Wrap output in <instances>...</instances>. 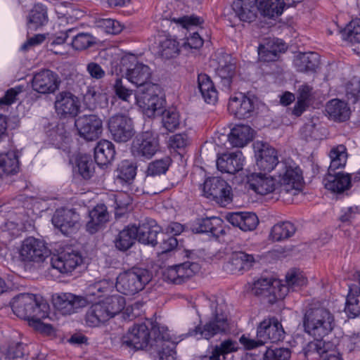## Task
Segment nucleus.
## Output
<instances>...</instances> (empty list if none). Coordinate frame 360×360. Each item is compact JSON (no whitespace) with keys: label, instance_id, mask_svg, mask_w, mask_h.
Returning <instances> with one entry per match:
<instances>
[{"label":"nucleus","instance_id":"nucleus-1","mask_svg":"<svg viewBox=\"0 0 360 360\" xmlns=\"http://www.w3.org/2000/svg\"><path fill=\"white\" fill-rule=\"evenodd\" d=\"M111 288L112 283L107 280L100 281L87 287L85 297L62 292L53 296V304L59 312L66 315L91 303L86 313L85 322L88 326L98 327L120 313L125 307L124 297L108 296Z\"/></svg>","mask_w":360,"mask_h":360},{"label":"nucleus","instance_id":"nucleus-2","mask_svg":"<svg viewBox=\"0 0 360 360\" xmlns=\"http://www.w3.org/2000/svg\"><path fill=\"white\" fill-rule=\"evenodd\" d=\"M13 312L19 318L28 321L29 326L41 333L49 334L53 328L44 323L42 319L48 318L50 311L49 304L34 294L20 293L11 302Z\"/></svg>","mask_w":360,"mask_h":360},{"label":"nucleus","instance_id":"nucleus-3","mask_svg":"<svg viewBox=\"0 0 360 360\" xmlns=\"http://www.w3.org/2000/svg\"><path fill=\"white\" fill-rule=\"evenodd\" d=\"M335 326L333 314L323 307L309 309L304 317V328L307 333L316 339H322L332 332Z\"/></svg>","mask_w":360,"mask_h":360},{"label":"nucleus","instance_id":"nucleus-4","mask_svg":"<svg viewBox=\"0 0 360 360\" xmlns=\"http://www.w3.org/2000/svg\"><path fill=\"white\" fill-rule=\"evenodd\" d=\"M211 317L203 327H197L191 335L197 339L210 340L218 333H224L229 330V321L226 315V305L222 299L211 301Z\"/></svg>","mask_w":360,"mask_h":360},{"label":"nucleus","instance_id":"nucleus-5","mask_svg":"<svg viewBox=\"0 0 360 360\" xmlns=\"http://www.w3.org/2000/svg\"><path fill=\"white\" fill-rule=\"evenodd\" d=\"M276 178L280 196L283 197L285 194L295 195L303 188L302 171L295 162H281Z\"/></svg>","mask_w":360,"mask_h":360},{"label":"nucleus","instance_id":"nucleus-6","mask_svg":"<svg viewBox=\"0 0 360 360\" xmlns=\"http://www.w3.org/2000/svg\"><path fill=\"white\" fill-rule=\"evenodd\" d=\"M284 330L281 323L275 318L264 319L258 326L257 340L243 335L239 342L246 349H252L270 341L276 342L283 339Z\"/></svg>","mask_w":360,"mask_h":360},{"label":"nucleus","instance_id":"nucleus-7","mask_svg":"<svg viewBox=\"0 0 360 360\" xmlns=\"http://www.w3.org/2000/svg\"><path fill=\"white\" fill-rule=\"evenodd\" d=\"M150 280L151 274L147 269L134 267L117 276L115 287L120 293L133 295L142 290Z\"/></svg>","mask_w":360,"mask_h":360},{"label":"nucleus","instance_id":"nucleus-8","mask_svg":"<svg viewBox=\"0 0 360 360\" xmlns=\"http://www.w3.org/2000/svg\"><path fill=\"white\" fill-rule=\"evenodd\" d=\"M161 89L158 84H149L148 87L139 89L136 95V103L148 117L159 113L163 106V100L159 96Z\"/></svg>","mask_w":360,"mask_h":360},{"label":"nucleus","instance_id":"nucleus-9","mask_svg":"<svg viewBox=\"0 0 360 360\" xmlns=\"http://www.w3.org/2000/svg\"><path fill=\"white\" fill-rule=\"evenodd\" d=\"M18 252L20 259L25 263H41L50 255L45 242L34 237L24 239L18 248Z\"/></svg>","mask_w":360,"mask_h":360},{"label":"nucleus","instance_id":"nucleus-10","mask_svg":"<svg viewBox=\"0 0 360 360\" xmlns=\"http://www.w3.org/2000/svg\"><path fill=\"white\" fill-rule=\"evenodd\" d=\"M159 135L153 131L138 134L132 143L131 153L134 157L150 159L160 150Z\"/></svg>","mask_w":360,"mask_h":360},{"label":"nucleus","instance_id":"nucleus-11","mask_svg":"<svg viewBox=\"0 0 360 360\" xmlns=\"http://www.w3.org/2000/svg\"><path fill=\"white\" fill-rule=\"evenodd\" d=\"M203 195L226 206L232 200L231 188L224 180L218 177L207 179L202 185Z\"/></svg>","mask_w":360,"mask_h":360},{"label":"nucleus","instance_id":"nucleus-12","mask_svg":"<svg viewBox=\"0 0 360 360\" xmlns=\"http://www.w3.org/2000/svg\"><path fill=\"white\" fill-rule=\"evenodd\" d=\"M285 283L281 281H275V287L278 289L274 292L279 299H283L290 291H298L305 287L308 283V279L304 272L300 269H290L285 275Z\"/></svg>","mask_w":360,"mask_h":360},{"label":"nucleus","instance_id":"nucleus-13","mask_svg":"<svg viewBox=\"0 0 360 360\" xmlns=\"http://www.w3.org/2000/svg\"><path fill=\"white\" fill-rule=\"evenodd\" d=\"M158 334L156 337V342L162 347L158 351V360H176V345L183 340L187 335L182 334L175 336L167 327L161 326L158 328Z\"/></svg>","mask_w":360,"mask_h":360},{"label":"nucleus","instance_id":"nucleus-14","mask_svg":"<svg viewBox=\"0 0 360 360\" xmlns=\"http://www.w3.org/2000/svg\"><path fill=\"white\" fill-rule=\"evenodd\" d=\"M256 165L264 172H271L278 163L276 150L269 143L256 141L254 143Z\"/></svg>","mask_w":360,"mask_h":360},{"label":"nucleus","instance_id":"nucleus-15","mask_svg":"<svg viewBox=\"0 0 360 360\" xmlns=\"http://www.w3.org/2000/svg\"><path fill=\"white\" fill-rule=\"evenodd\" d=\"M60 81L56 73L50 70H43L33 75L31 85L32 89L41 94L54 93L58 88Z\"/></svg>","mask_w":360,"mask_h":360},{"label":"nucleus","instance_id":"nucleus-16","mask_svg":"<svg viewBox=\"0 0 360 360\" xmlns=\"http://www.w3.org/2000/svg\"><path fill=\"white\" fill-rule=\"evenodd\" d=\"M108 129L117 142H127L134 134L131 120L124 115L112 116L108 121Z\"/></svg>","mask_w":360,"mask_h":360},{"label":"nucleus","instance_id":"nucleus-17","mask_svg":"<svg viewBox=\"0 0 360 360\" xmlns=\"http://www.w3.org/2000/svg\"><path fill=\"white\" fill-rule=\"evenodd\" d=\"M75 126L80 136L87 141L97 139L103 131V122L95 115H83L75 121Z\"/></svg>","mask_w":360,"mask_h":360},{"label":"nucleus","instance_id":"nucleus-18","mask_svg":"<svg viewBox=\"0 0 360 360\" xmlns=\"http://www.w3.org/2000/svg\"><path fill=\"white\" fill-rule=\"evenodd\" d=\"M79 220V214L73 210L59 209L52 217V224L63 235L68 236L78 229Z\"/></svg>","mask_w":360,"mask_h":360},{"label":"nucleus","instance_id":"nucleus-19","mask_svg":"<svg viewBox=\"0 0 360 360\" xmlns=\"http://www.w3.org/2000/svg\"><path fill=\"white\" fill-rule=\"evenodd\" d=\"M150 341V333L146 324H136L122 337V344L138 350L146 348Z\"/></svg>","mask_w":360,"mask_h":360},{"label":"nucleus","instance_id":"nucleus-20","mask_svg":"<svg viewBox=\"0 0 360 360\" xmlns=\"http://www.w3.org/2000/svg\"><path fill=\"white\" fill-rule=\"evenodd\" d=\"M336 344L324 341L309 342L304 349L305 356L319 358L321 360H342L336 350Z\"/></svg>","mask_w":360,"mask_h":360},{"label":"nucleus","instance_id":"nucleus-21","mask_svg":"<svg viewBox=\"0 0 360 360\" xmlns=\"http://www.w3.org/2000/svg\"><path fill=\"white\" fill-rule=\"evenodd\" d=\"M254 108L253 100L245 94L236 93L229 98L228 110L238 119L250 117Z\"/></svg>","mask_w":360,"mask_h":360},{"label":"nucleus","instance_id":"nucleus-22","mask_svg":"<svg viewBox=\"0 0 360 360\" xmlns=\"http://www.w3.org/2000/svg\"><path fill=\"white\" fill-rule=\"evenodd\" d=\"M80 108L78 98L70 92L63 91L57 96L55 101L56 112L61 117H75Z\"/></svg>","mask_w":360,"mask_h":360},{"label":"nucleus","instance_id":"nucleus-23","mask_svg":"<svg viewBox=\"0 0 360 360\" xmlns=\"http://www.w3.org/2000/svg\"><path fill=\"white\" fill-rule=\"evenodd\" d=\"M212 63L217 64L215 71L221 79L222 86L229 89L236 70V63L232 56L227 53H221L213 59Z\"/></svg>","mask_w":360,"mask_h":360},{"label":"nucleus","instance_id":"nucleus-24","mask_svg":"<svg viewBox=\"0 0 360 360\" xmlns=\"http://www.w3.org/2000/svg\"><path fill=\"white\" fill-rule=\"evenodd\" d=\"M82 257L74 252H62L51 257V266L63 274H71L82 263Z\"/></svg>","mask_w":360,"mask_h":360},{"label":"nucleus","instance_id":"nucleus-25","mask_svg":"<svg viewBox=\"0 0 360 360\" xmlns=\"http://www.w3.org/2000/svg\"><path fill=\"white\" fill-rule=\"evenodd\" d=\"M249 184L251 189L259 195L278 194L276 178L273 176L262 173H255L251 175Z\"/></svg>","mask_w":360,"mask_h":360},{"label":"nucleus","instance_id":"nucleus-26","mask_svg":"<svg viewBox=\"0 0 360 360\" xmlns=\"http://www.w3.org/2000/svg\"><path fill=\"white\" fill-rule=\"evenodd\" d=\"M287 49L285 44L280 39H265L258 47L259 60L264 62L275 61L281 53Z\"/></svg>","mask_w":360,"mask_h":360},{"label":"nucleus","instance_id":"nucleus-27","mask_svg":"<svg viewBox=\"0 0 360 360\" xmlns=\"http://www.w3.org/2000/svg\"><path fill=\"white\" fill-rule=\"evenodd\" d=\"M245 158L240 151L223 153L217 159V167L223 173L235 174L244 166Z\"/></svg>","mask_w":360,"mask_h":360},{"label":"nucleus","instance_id":"nucleus-28","mask_svg":"<svg viewBox=\"0 0 360 360\" xmlns=\"http://www.w3.org/2000/svg\"><path fill=\"white\" fill-rule=\"evenodd\" d=\"M125 77L131 84L140 89L148 87L151 77L150 68L143 63H137L132 68L126 69Z\"/></svg>","mask_w":360,"mask_h":360},{"label":"nucleus","instance_id":"nucleus-29","mask_svg":"<svg viewBox=\"0 0 360 360\" xmlns=\"http://www.w3.org/2000/svg\"><path fill=\"white\" fill-rule=\"evenodd\" d=\"M226 219L233 226L243 231H253L259 224L257 216L250 212H230L226 214Z\"/></svg>","mask_w":360,"mask_h":360},{"label":"nucleus","instance_id":"nucleus-30","mask_svg":"<svg viewBox=\"0 0 360 360\" xmlns=\"http://www.w3.org/2000/svg\"><path fill=\"white\" fill-rule=\"evenodd\" d=\"M325 188L333 193H342L351 187V176L343 172H329L323 180Z\"/></svg>","mask_w":360,"mask_h":360},{"label":"nucleus","instance_id":"nucleus-31","mask_svg":"<svg viewBox=\"0 0 360 360\" xmlns=\"http://www.w3.org/2000/svg\"><path fill=\"white\" fill-rule=\"evenodd\" d=\"M254 262L253 255L243 252H237L231 255L229 260L224 265V269L229 274H239L250 268Z\"/></svg>","mask_w":360,"mask_h":360},{"label":"nucleus","instance_id":"nucleus-32","mask_svg":"<svg viewBox=\"0 0 360 360\" xmlns=\"http://www.w3.org/2000/svg\"><path fill=\"white\" fill-rule=\"evenodd\" d=\"M137 167L133 162L124 160L121 161L114 172L115 181L124 186H131L136 176Z\"/></svg>","mask_w":360,"mask_h":360},{"label":"nucleus","instance_id":"nucleus-33","mask_svg":"<svg viewBox=\"0 0 360 360\" xmlns=\"http://www.w3.org/2000/svg\"><path fill=\"white\" fill-rule=\"evenodd\" d=\"M137 230L136 238L139 242L145 245L154 246L157 243V236L161 228L155 221H149L136 226Z\"/></svg>","mask_w":360,"mask_h":360},{"label":"nucleus","instance_id":"nucleus-34","mask_svg":"<svg viewBox=\"0 0 360 360\" xmlns=\"http://www.w3.org/2000/svg\"><path fill=\"white\" fill-rule=\"evenodd\" d=\"M326 112L330 120L340 122L347 120L351 114L347 103L338 98L332 99L327 103Z\"/></svg>","mask_w":360,"mask_h":360},{"label":"nucleus","instance_id":"nucleus-35","mask_svg":"<svg viewBox=\"0 0 360 360\" xmlns=\"http://www.w3.org/2000/svg\"><path fill=\"white\" fill-rule=\"evenodd\" d=\"M239 345L235 340L231 338L224 340L219 345L213 347L208 354L200 360H221V356L225 359L226 355L236 352L239 349Z\"/></svg>","mask_w":360,"mask_h":360},{"label":"nucleus","instance_id":"nucleus-36","mask_svg":"<svg viewBox=\"0 0 360 360\" xmlns=\"http://www.w3.org/2000/svg\"><path fill=\"white\" fill-rule=\"evenodd\" d=\"M257 0H235L233 9L240 20L250 22L257 17Z\"/></svg>","mask_w":360,"mask_h":360},{"label":"nucleus","instance_id":"nucleus-37","mask_svg":"<svg viewBox=\"0 0 360 360\" xmlns=\"http://www.w3.org/2000/svg\"><path fill=\"white\" fill-rule=\"evenodd\" d=\"M345 310L350 317L360 316V273L357 282L349 286Z\"/></svg>","mask_w":360,"mask_h":360},{"label":"nucleus","instance_id":"nucleus-38","mask_svg":"<svg viewBox=\"0 0 360 360\" xmlns=\"http://www.w3.org/2000/svg\"><path fill=\"white\" fill-rule=\"evenodd\" d=\"M252 129L248 125L234 126L228 136V140L233 147L242 148L252 139Z\"/></svg>","mask_w":360,"mask_h":360},{"label":"nucleus","instance_id":"nucleus-39","mask_svg":"<svg viewBox=\"0 0 360 360\" xmlns=\"http://www.w3.org/2000/svg\"><path fill=\"white\" fill-rule=\"evenodd\" d=\"M86 230L90 233L96 232L108 220V213L104 205H97L89 214Z\"/></svg>","mask_w":360,"mask_h":360},{"label":"nucleus","instance_id":"nucleus-40","mask_svg":"<svg viewBox=\"0 0 360 360\" xmlns=\"http://www.w3.org/2000/svg\"><path fill=\"white\" fill-rule=\"evenodd\" d=\"M115 150L112 142L108 140L100 141L94 148L95 161L98 165H106L113 160Z\"/></svg>","mask_w":360,"mask_h":360},{"label":"nucleus","instance_id":"nucleus-41","mask_svg":"<svg viewBox=\"0 0 360 360\" xmlns=\"http://www.w3.org/2000/svg\"><path fill=\"white\" fill-rule=\"evenodd\" d=\"M257 9L261 14L269 18L281 15L286 6L284 0H257Z\"/></svg>","mask_w":360,"mask_h":360},{"label":"nucleus","instance_id":"nucleus-42","mask_svg":"<svg viewBox=\"0 0 360 360\" xmlns=\"http://www.w3.org/2000/svg\"><path fill=\"white\" fill-rule=\"evenodd\" d=\"M137 230L136 226H127L119 232L115 238L114 243L115 248L122 252L127 251L131 248L136 240Z\"/></svg>","mask_w":360,"mask_h":360},{"label":"nucleus","instance_id":"nucleus-43","mask_svg":"<svg viewBox=\"0 0 360 360\" xmlns=\"http://www.w3.org/2000/svg\"><path fill=\"white\" fill-rule=\"evenodd\" d=\"M19 152L15 150L0 154V176L15 174L19 170Z\"/></svg>","mask_w":360,"mask_h":360},{"label":"nucleus","instance_id":"nucleus-44","mask_svg":"<svg viewBox=\"0 0 360 360\" xmlns=\"http://www.w3.org/2000/svg\"><path fill=\"white\" fill-rule=\"evenodd\" d=\"M198 84L200 91L205 101L214 104L218 98V92L210 77L206 74H199Z\"/></svg>","mask_w":360,"mask_h":360},{"label":"nucleus","instance_id":"nucleus-45","mask_svg":"<svg viewBox=\"0 0 360 360\" xmlns=\"http://www.w3.org/2000/svg\"><path fill=\"white\" fill-rule=\"evenodd\" d=\"M48 22L47 8L41 4H36L30 11L27 27L30 30H35L45 25Z\"/></svg>","mask_w":360,"mask_h":360},{"label":"nucleus","instance_id":"nucleus-46","mask_svg":"<svg viewBox=\"0 0 360 360\" xmlns=\"http://www.w3.org/2000/svg\"><path fill=\"white\" fill-rule=\"evenodd\" d=\"M329 158L330 160L328 167L329 172H335L336 169H342L345 167L347 161V150L342 145H337L333 146L329 152Z\"/></svg>","mask_w":360,"mask_h":360},{"label":"nucleus","instance_id":"nucleus-47","mask_svg":"<svg viewBox=\"0 0 360 360\" xmlns=\"http://www.w3.org/2000/svg\"><path fill=\"white\" fill-rule=\"evenodd\" d=\"M223 220L217 217H211L202 219L199 222L197 231L199 233H210L218 238L224 233Z\"/></svg>","mask_w":360,"mask_h":360},{"label":"nucleus","instance_id":"nucleus-48","mask_svg":"<svg viewBox=\"0 0 360 360\" xmlns=\"http://www.w3.org/2000/svg\"><path fill=\"white\" fill-rule=\"evenodd\" d=\"M294 64L300 72L314 71L319 66V56L316 53H304L298 55Z\"/></svg>","mask_w":360,"mask_h":360},{"label":"nucleus","instance_id":"nucleus-49","mask_svg":"<svg viewBox=\"0 0 360 360\" xmlns=\"http://www.w3.org/2000/svg\"><path fill=\"white\" fill-rule=\"evenodd\" d=\"M74 170L83 179H89L95 172V163L90 155H80L76 158Z\"/></svg>","mask_w":360,"mask_h":360},{"label":"nucleus","instance_id":"nucleus-50","mask_svg":"<svg viewBox=\"0 0 360 360\" xmlns=\"http://www.w3.org/2000/svg\"><path fill=\"white\" fill-rule=\"evenodd\" d=\"M158 49V54L165 59L174 58L179 52L178 42L170 36H165L159 39Z\"/></svg>","mask_w":360,"mask_h":360},{"label":"nucleus","instance_id":"nucleus-51","mask_svg":"<svg viewBox=\"0 0 360 360\" xmlns=\"http://www.w3.org/2000/svg\"><path fill=\"white\" fill-rule=\"evenodd\" d=\"M276 280L269 278H260L257 280L252 283V292L257 295L271 296L272 295L275 299L280 300L274 293L278 289L274 285Z\"/></svg>","mask_w":360,"mask_h":360},{"label":"nucleus","instance_id":"nucleus-52","mask_svg":"<svg viewBox=\"0 0 360 360\" xmlns=\"http://www.w3.org/2000/svg\"><path fill=\"white\" fill-rule=\"evenodd\" d=\"M295 232L293 224L285 221L275 224L270 233V238L274 241H280L292 236Z\"/></svg>","mask_w":360,"mask_h":360},{"label":"nucleus","instance_id":"nucleus-53","mask_svg":"<svg viewBox=\"0 0 360 360\" xmlns=\"http://www.w3.org/2000/svg\"><path fill=\"white\" fill-rule=\"evenodd\" d=\"M162 123L164 128L169 131L177 129L180 125V115L174 108H169L162 112Z\"/></svg>","mask_w":360,"mask_h":360},{"label":"nucleus","instance_id":"nucleus-54","mask_svg":"<svg viewBox=\"0 0 360 360\" xmlns=\"http://www.w3.org/2000/svg\"><path fill=\"white\" fill-rule=\"evenodd\" d=\"M341 37L352 43L360 42V18L352 20L342 31Z\"/></svg>","mask_w":360,"mask_h":360},{"label":"nucleus","instance_id":"nucleus-55","mask_svg":"<svg viewBox=\"0 0 360 360\" xmlns=\"http://www.w3.org/2000/svg\"><path fill=\"white\" fill-rule=\"evenodd\" d=\"M171 163L172 160L168 156L151 162L148 166V176H155L165 174Z\"/></svg>","mask_w":360,"mask_h":360},{"label":"nucleus","instance_id":"nucleus-56","mask_svg":"<svg viewBox=\"0 0 360 360\" xmlns=\"http://www.w3.org/2000/svg\"><path fill=\"white\" fill-rule=\"evenodd\" d=\"M83 98L86 105L90 109H94L97 107L102 99H105V96L99 92L96 86H89Z\"/></svg>","mask_w":360,"mask_h":360},{"label":"nucleus","instance_id":"nucleus-57","mask_svg":"<svg viewBox=\"0 0 360 360\" xmlns=\"http://www.w3.org/2000/svg\"><path fill=\"white\" fill-rule=\"evenodd\" d=\"M179 284L186 279L192 277L199 271V265L197 263L184 262L176 265Z\"/></svg>","mask_w":360,"mask_h":360},{"label":"nucleus","instance_id":"nucleus-58","mask_svg":"<svg viewBox=\"0 0 360 360\" xmlns=\"http://www.w3.org/2000/svg\"><path fill=\"white\" fill-rule=\"evenodd\" d=\"M24 345L20 342H13L8 347H3L1 349L2 357L5 360L21 359L24 354Z\"/></svg>","mask_w":360,"mask_h":360},{"label":"nucleus","instance_id":"nucleus-59","mask_svg":"<svg viewBox=\"0 0 360 360\" xmlns=\"http://www.w3.org/2000/svg\"><path fill=\"white\" fill-rule=\"evenodd\" d=\"M68 4L66 2H62L57 4L55 6L56 13H58L60 17H65L66 18H75L79 19L83 17L84 12L79 9H75L72 7H68Z\"/></svg>","mask_w":360,"mask_h":360},{"label":"nucleus","instance_id":"nucleus-60","mask_svg":"<svg viewBox=\"0 0 360 360\" xmlns=\"http://www.w3.org/2000/svg\"><path fill=\"white\" fill-rule=\"evenodd\" d=\"M168 147L174 150H184L190 143L188 136L185 133L172 135L168 139Z\"/></svg>","mask_w":360,"mask_h":360},{"label":"nucleus","instance_id":"nucleus-61","mask_svg":"<svg viewBox=\"0 0 360 360\" xmlns=\"http://www.w3.org/2000/svg\"><path fill=\"white\" fill-rule=\"evenodd\" d=\"M94 43V38L92 35L88 33H79L74 37L72 46L76 50H84L92 46Z\"/></svg>","mask_w":360,"mask_h":360},{"label":"nucleus","instance_id":"nucleus-62","mask_svg":"<svg viewBox=\"0 0 360 360\" xmlns=\"http://www.w3.org/2000/svg\"><path fill=\"white\" fill-rule=\"evenodd\" d=\"M98 27L103 29L106 33L117 34L123 29V25L117 20L111 18L101 19L98 22Z\"/></svg>","mask_w":360,"mask_h":360},{"label":"nucleus","instance_id":"nucleus-63","mask_svg":"<svg viewBox=\"0 0 360 360\" xmlns=\"http://www.w3.org/2000/svg\"><path fill=\"white\" fill-rule=\"evenodd\" d=\"M346 96L353 103L360 101V79L353 78L345 86Z\"/></svg>","mask_w":360,"mask_h":360},{"label":"nucleus","instance_id":"nucleus-64","mask_svg":"<svg viewBox=\"0 0 360 360\" xmlns=\"http://www.w3.org/2000/svg\"><path fill=\"white\" fill-rule=\"evenodd\" d=\"M291 352L287 348H269L266 350L264 360H289Z\"/></svg>","mask_w":360,"mask_h":360}]
</instances>
